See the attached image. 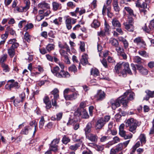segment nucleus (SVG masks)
Returning <instances> with one entry per match:
<instances>
[{
  "label": "nucleus",
  "instance_id": "nucleus-7",
  "mask_svg": "<svg viewBox=\"0 0 154 154\" xmlns=\"http://www.w3.org/2000/svg\"><path fill=\"white\" fill-rule=\"evenodd\" d=\"M86 138L92 143H96L97 141L98 137L96 134L90 133L86 135Z\"/></svg>",
  "mask_w": 154,
  "mask_h": 154
},
{
  "label": "nucleus",
  "instance_id": "nucleus-36",
  "mask_svg": "<svg viewBox=\"0 0 154 154\" xmlns=\"http://www.w3.org/2000/svg\"><path fill=\"white\" fill-rule=\"evenodd\" d=\"M91 73L94 77H96L99 75V72L97 68H92L91 69Z\"/></svg>",
  "mask_w": 154,
  "mask_h": 154
},
{
  "label": "nucleus",
  "instance_id": "nucleus-39",
  "mask_svg": "<svg viewBox=\"0 0 154 154\" xmlns=\"http://www.w3.org/2000/svg\"><path fill=\"white\" fill-rule=\"evenodd\" d=\"M55 45L52 44H49L46 46V49L47 51L50 52L51 51L54 50L55 48Z\"/></svg>",
  "mask_w": 154,
  "mask_h": 154
},
{
  "label": "nucleus",
  "instance_id": "nucleus-11",
  "mask_svg": "<svg viewBox=\"0 0 154 154\" xmlns=\"http://www.w3.org/2000/svg\"><path fill=\"white\" fill-rule=\"evenodd\" d=\"M105 95L104 92L101 90H100L98 91L97 94L95 96V97L96 98L97 100L101 101L105 98Z\"/></svg>",
  "mask_w": 154,
  "mask_h": 154
},
{
  "label": "nucleus",
  "instance_id": "nucleus-9",
  "mask_svg": "<svg viewBox=\"0 0 154 154\" xmlns=\"http://www.w3.org/2000/svg\"><path fill=\"white\" fill-rule=\"evenodd\" d=\"M122 63H119L117 64L115 67L116 72L119 74V76H122V72L123 69Z\"/></svg>",
  "mask_w": 154,
  "mask_h": 154
},
{
  "label": "nucleus",
  "instance_id": "nucleus-34",
  "mask_svg": "<svg viewBox=\"0 0 154 154\" xmlns=\"http://www.w3.org/2000/svg\"><path fill=\"white\" fill-rule=\"evenodd\" d=\"M124 11H127L130 16H135L133 10L130 7L125 6Z\"/></svg>",
  "mask_w": 154,
  "mask_h": 154
},
{
  "label": "nucleus",
  "instance_id": "nucleus-40",
  "mask_svg": "<svg viewBox=\"0 0 154 154\" xmlns=\"http://www.w3.org/2000/svg\"><path fill=\"white\" fill-rule=\"evenodd\" d=\"M82 109L78 108L74 112V116L75 118L77 117H79L81 115Z\"/></svg>",
  "mask_w": 154,
  "mask_h": 154
},
{
  "label": "nucleus",
  "instance_id": "nucleus-63",
  "mask_svg": "<svg viewBox=\"0 0 154 154\" xmlns=\"http://www.w3.org/2000/svg\"><path fill=\"white\" fill-rule=\"evenodd\" d=\"M97 150L100 151L103 150L104 149V147L103 145L100 146L96 144L94 148Z\"/></svg>",
  "mask_w": 154,
  "mask_h": 154
},
{
  "label": "nucleus",
  "instance_id": "nucleus-61",
  "mask_svg": "<svg viewBox=\"0 0 154 154\" xmlns=\"http://www.w3.org/2000/svg\"><path fill=\"white\" fill-rule=\"evenodd\" d=\"M140 142L138 141L136 143L132 148V153H134L135 152L136 149L140 146Z\"/></svg>",
  "mask_w": 154,
  "mask_h": 154
},
{
  "label": "nucleus",
  "instance_id": "nucleus-15",
  "mask_svg": "<svg viewBox=\"0 0 154 154\" xmlns=\"http://www.w3.org/2000/svg\"><path fill=\"white\" fill-rule=\"evenodd\" d=\"M136 6L138 8H147V4L144 2H142L141 0H137L135 2Z\"/></svg>",
  "mask_w": 154,
  "mask_h": 154
},
{
  "label": "nucleus",
  "instance_id": "nucleus-29",
  "mask_svg": "<svg viewBox=\"0 0 154 154\" xmlns=\"http://www.w3.org/2000/svg\"><path fill=\"white\" fill-rule=\"evenodd\" d=\"M16 48L10 47L8 49V53L10 57H13L15 54V49Z\"/></svg>",
  "mask_w": 154,
  "mask_h": 154
},
{
  "label": "nucleus",
  "instance_id": "nucleus-59",
  "mask_svg": "<svg viewBox=\"0 0 154 154\" xmlns=\"http://www.w3.org/2000/svg\"><path fill=\"white\" fill-rule=\"evenodd\" d=\"M80 49L82 52H84L85 51V43L84 42H80Z\"/></svg>",
  "mask_w": 154,
  "mask_h": 154
},
{
  "label": "nucleus",
  "instance_id": "nucleus-14",
  "mask_svg": "<svg viewBox=\"0 0 154 154\" xmlns=\"http://www.w3.org/2000/svg\"><path fill=\"white\" fill-rule=\"evenodd\" d=\"M15 38L11 39L7 42L8 45H12L10 47L17 48L19 46V43L17 42Z\"/></svg>",
  "mask_w": 154,
  "mask_h": 154
},
{
  "label": "nucleus",
  "instance_id": "nucleus-4",
  "mask_svg": "<svg viewBox=\"0 0 154 154\" xmlns=\"http://www.w3.org/2000/svg\"><path fill=\"white\" fill-rule=\"evenodd\" d=\"M25 98V93L22 92L19 97H17L13 102L14 105L15 106H18L20 105L21 103L24 101Z\"/></svg>",
  "mask_w": 154,
  "mask_h": 154
},
{
  "label": "nucleus",
  "instance_id": "nucleus-5",
  "mask_svg": "<svg viewBox=\"0 0 154 154\" xmlns=\"http://www.w3.org/2000/svg\"><path fill=\"white\" fill-rule=\"evenodd\" d=\"M143 29L148 33H152L154 32V19L150 21L148 27L145 26L144 27Z\"/></svg>",
  "mask_w": 154,
  "mask_h": 154
},
{
  "label": "nucleus",
  "instance_id": "nucleus-26",
  "mask_svg": "<svg viewBox=\"0 0 154 154\" xmlns=\"http://www.w3.org/2000/svg\"><path fill=\"white\" fill-rule=\"evenodd\" d=\"M100 25V22L96 19L94 20L91 24V27L95 29L98 28Z\"/></svg>",
  "mask_w": 154,
  "mask_h": 154
},
{
  "label": "nucleus",
  "instance_id": "nucleus-13",
  "mask_svg": "<svg viewBox=\"0 0 154 154\" xmlns=\"http://www.w3.org/2000/svg\"><path fill=\"white\" fill-rule=\"evenodd\" d=\"M56 76L59 78H68L70 76V75L68 72L61 70L57 74Z\"/></svg>",
  "mask_w": 154,
  "mask_h": 154
},
{
  "label": "nucleus",
  "instance_id": "nucleus-35",
  "mask_svg": "<svg viewBox=\"0 0 154 154\" xmlns=\"http://www.w3.org/2000/svg\"><path fill=\"white\" fill-rule=\"evenodd\" d=\"M81 116L82 118L84 119H87L89 117L87 111L83 109H82Z\"/></svg>",
  "mask_w": 154,
  "mask_h": 154
},
{
  "label": "nucleus",
  "instance_id": "nucleus-23",
  "mask_svg": "<svg viewBox=\"0 0 154 154\" xmlns=\"http://www.w3.org/2000/svg\"><path fill=\"white\" fill-rule=\"evenodd\" d=\"M52 9L54 11H57L61 7V4L56 2H53L52 3Z\"/></svg>",
  "mask_w": 154,
  "mask_h": 154
},
{
  "label": "nucleus",
  "instance_id": "nucleus-45",
  "mask_svg": "<svg viewBox=\"0 0 154 154\" xmlns=\"http://www.w3.org/2000/svg\"><path fill=\"white\" fill-rule=\"evenodd\" d=\"M8 36V35L7 33V32L5 31V33L4 34H3L1 35V38L2 40L1 41L3 42V45H4L5 43L6 39L7 38Z\"/></svg>",
  "mask_w": 154,
  "mask_h": 154
},
{
  "label": "nucleus",
  "instance_id": "nucleus-44",
  "mask_svg": "<svg viewBox=\"0 0 154 154\" xmlns=\"http://www.w3.org/2000/svg\"><path fill=\"white\" fill-rule=\"evenodd\" d=\"M1 65L4 72H8L9 71L10 69L8 65L5 64H2Z\"/></svg>",
  "mask_w": 154,
  "mask_h": 154
},
{
  "label": "nucleus",
  "instance_id": "nucleus-52",
  "mask_svg": "<svg viewBox=\"0 0 154 154\" xmlns=\"http://www.w3.org/2000/svg\"><path fill=\"white\" fill-rule=\"evenodd\" d=\"M61 56L64 57L68 56V54L66 51L63 49H60L59 50Z\"/></svg>",
  "mask_w": 154,
  "mask_h": 154
},
{
  "label": "nucleus",
  "instance_id": "nucleus-6",
  "mask_svg": "<svg viewBox=\"0 0 154 154\" xmlns=\"http://www.w3.org/2000/svg\"><path fill=\"white\" fill-rule=\"evenodd\" d=\"M60 139L59 138L54 139L51 142L50 145V147L51 150L54 152H56L58 150V146L57 144L59 142Z\"/></svg>",
  "mask_w": 154,
  "mask_h": 154
},
{
  "label": "nucleus",
  "instance_id": "nucleus-60",
  "mask_svg": "<svg viewBox=\"0 0 154 154\" xmlns=\"http://www.w3.org/2000/svg\"><path fill=\"white\" fill-rule=\"evenodd\" d=\"M33 27V25L32 23H29L26 24L24 28V29L26 31L28 29H31Z\"/></svg>",
  "mask_w": 154,
  "mask_h": 154
},
{
  "label": "nucleus",
  "instance_id": "nucleus-28",
  "mask_svg": "<svg viewBox=\"0 0 154 154\" xmlns=\"http://www.w3.org/2000/svg\"><path fill=\"white\" fill-rule=\"evenodd\" d=\"M112 4L114 10L116 12H119L120 8L118 5V0H113Z\"/></svg>",
  "mask_w": 154,
  "mask_h": 154
},
{
  "label": "nucleus",
  "instance_id": "nucleus-16",
  "mask_svg": "<svg viewBox=\"0 0 154 154\" xmlns=\"http://www.w3.org/2000/svg\"><path fill=\"white\" fill-rule=\"evenodd\" d=\"M38 8L45 10V11L46 9H50V5L44 1L39 3L38 5Z\"/></svg>",
  "mask_w": 154,
  "mask_h": 154
},
{
  "label": "nucleus",
  "instance_id": "nucleus-51",
  "mask_svg": "<svg viewBox=\"0 0 154 154\" xmlns=\"http://www.w3.org/2000/svg\"><path fill=\"white\" fill-rule=\"evenodd\" d=\"M70 141V139L66 136L63 137L62 142L64 144H66Z\"/></svg>",
  "mask_w": 154,
  "mask_h": 154
},
{
  "label": "nucleus",
  "instance_id": "nucleus-46",
  "mask_svg": "<svg viewBox=\"0 0 154 154\" xmlns=\"http://www.w3.org/2000/svg\"><path fill=\"white\" fill-rule=\"evenodd\" d=\"M6 32H7L8 34V32L11 35H14V34H15V31L11 28L10 27H7L6 29Z\"/></svg>",
  "mask_w": 154,
  "mask_h": 154
},
{
  "label": "nucleus",
  "instance_id": "nucleus-62",
  "mask_svg": "<svg viewBox=\"0 0 154 154\" xmlns=\"http://www.w3.org/2000/svg\"><path fill=\"white\" fill-rule=\"evenodd\" d=\"M142 39L140 37H138L136 38H135L134 41V43H136L137 45H140V42L141 41L142 42H143L141 40H142Z\"/></svg>",
  "mask_w": 154,
  "mask_h": 154
},
{
  "label": "nucleus",
  "instance_id": "nucleus-12",
  "mask_svg": "<svg viewBox=\"0 0 154 154\" xmlns=\"http://www.w3.org/2000/svg\"><path fill=\"white\" fill-rule=\"evenodd\" d=\"M79 94L76 93H74L69 95H64V97L66 100H73L76 99Z\"/></svg>",
  "mask_w": 154,
  "mask_h": 154
},
{
  "label": "nucleus",
  "instance_id": "nucleus-30",
  "mask_svg": "<svg viewBox=\"0 0 154 154\" xmlns=\"http://www.w3.org/2000/svg\"><path fill=\"white\" fill-rule=\"evenodd\" d=\"M80 63L83 65H85L88 63V57L86 54H85L82 56Z\"/></svg>",
  "mask_w": 154,
  "mask_h": 154
},
{
  "label": "nucleus",
  "instance_id": "nucleus-64",
  "mask_svg": "<svg viewBox=\"0 0 154 154\" xmlns=\"http://www.w3.org/2000/svg\"><path fill=\"white\" fill-rule=\"evenodd\" d=\"M10 87L11 88L15 87L16 88H18L19 87V86L18 85V83L17 82H15L14 83L11 84L10 85Z\"/></svg>",
  "mask_w": 154,
  "mask_h": 154
},
{
  "label": "nucleus",
  "instance_id": "nucleus-22",
  "mask_svg": "<svg viewBox=\"0 0 154 154\" xmlns=\"http://www.w3.org/2000/svg\"><path fill=\"white\" fill-rule=\"evenodd\" d=\"M124 25L125 28L129 32H133L134 30V26L129 23H125Z\"/></svg>",
  "mask_w": 154,
  "mask_h": 154
},
{
  "label": "nucleus",
  "instance_id": "nucleus-3",
  "mask_svg": "<svg viewBox=\"0 0 154 154\" xmlns=\"http://www.w3.org/2000/svg\"><path fill=\"white\" fill-rule=\"evenodd\" d=\"M122 66L123 70L122 72V76L123 77H125L126 76V73L129 74H131L132 72L129 68V65L127 62H122Z\"/></svg>",
  "mask_w": 154,
  "mask_h": 154
},
{
  "label": "nucleus",
  "instance_id": "nucleus-1",
  "mask_svg": "<svg viewBox=\"0 0 154 154\" xmlns=\"http://www.w3.org/2000/svg\"><path fill=\"white\" fill-rule=\"evenodd\" d=\"M140 125V123L133 118L128 119L125 123L126 127H129V131L134 134L136 132V130L137 126Z\"/></svg>",
  "mask_w": 154,
  "mask_h": 154
},
{
  "label": "nucleus",
  "instance_id": "nucleus-47",
  "mask_svg": "<svg viewBox=\"0 0 154 154\" xmlns=\"http://www.w3.org/2000/svg\"><path fill=\"white\" fill-rule=\"evenodd\" d=\"M80 144L79 143H76L74 145H71L70 146L69 149L72 150H76L80 146Z\"/></svg>",
  "mask_w": 154,
  "mask_h": 154
},
{
  "label": "nucleus",
  "instance_id": "nucleus-58",
  "mask_svg": "<svg viewBox=\"0 0 154 154\" xmlns=\"http://www.w3.org/2000/svg\"><path fill=\"white\" fill-rule=\"evenodd\" d=\"M113 140L115 141L113 143H112L111 142H109L108 143V145L111 146L115 143H117L120 141V139L117 136L113 138Z\"/></svg>",
  "mask_w": 154,
  "mask_h": 154
},
{
  "label": "nucleus",
  "instance_id": "nucleus-42",
  "mask_svg": "<svg viewBox=\"0 0 154 154\" xmlns=\"http://www.w3.org/2000/svg\"><path fill=\"white\" fill-rule=\"evenodd\" d=\"M52 94L54 95V97L55 98H59V91L57 88L54 89L51 92Z\"/></svg>",
  "mask_w": 154,
  "mask_h": 154
},
{
  "label": "nucleus",
  "instance_id": "nucleus-27",
  "mask_svg": "<svg viewBox=\"0 0 154 154\" xmlns=\"http://www.w3.org/2000/svg\"><path fill=\"white\" fill-rule=\"evenodd\" d=\"M92 127L91 123V122H88L87 125L86 127L84 129L86 135V134L90 133V132L91 131Z\"/></svg>",
  "mask_w": 154,
  "mask_h": 154
},
{
  "label": "nucleus",
  "instance_id": "nucleus-20",
  "mask_svg": "<svg viewBox=\"0 0 154 154\" xmlns=\"http://www.w3.org/2000/svg\"><path fill=\"white\" fill-rule=\"evenodd\" d=\"M147 95L144 97V99L146 100H148L150 98H152L154 96V91H151L149 90H146L145 91Z\"/></svg>",
  "mask_w": 154,
  "mask_h": 154
},
{
  "label": "nucleus",
  "instance_id": "nucleus-33",
  "mask_svg": "<svg viewBox=\"0 0 154 154\" xmlns=\"http://www.w3.org/2000/svg\"><path fill=\"white\" fill-rule=\"evenodd\" d=\"M109 43L113 46L115 48L119 45V43L118 41L114 38H111L109 40Z\"/></svg>",
  "mask_w": 154,
  "mask_h": 154
},
{
  "label": "nucleus",
  "instance_id": "nucleus-41",
  "mask_svg": "<svg viewBox=\"0 0 154 154\" xmlns=\"http://www.w3.org/2000/svg\"><path fill=\"white\" fill-rule=\"evenodd\" d=\"M60 70V68L58 66H56L53 68L51 69V71L52 73L55 75L56 76L57 74L59 72V71Z\"/></svg>",
  "mask_w": 154,
  "mask_h": 154
},
{
  "label": "nucleus",
  "instance_id": "nucleus-50",
  "mask_svg": "<svg viewBox=\"0 0 154 154\" xmlns=\"http://www.w3.org/2000/svg\"><path fill=\"white\" fill-rule=\"evenodd\" d=\"M7 57V54H5L0 58V65H1L2 64H5L4 62L6 61Z\"/></svg>",
  "mask_w": 154,
  "mask_h": 154
},
{
  "label": "nucleus",
  "instance_id": "nucleus-54",
  "mask_svg": "<svg viewBox=\"0 0 154 154\" xmlns=\"http://www.w3.org/2000/svg\"><path fill=\"white\" fill-rule=\"evenodd\" d=\"M139 54L142 56L145 57H149L148 54L147 53L144 51H138Z\"/></svg>",
  "mask_w": 154,
  "mask_h": 154
},
{
  "label": "nucleus",
  "instance_id": "nucleus-21",
  "mask_svg": "<svg viewBox=\"0 0 154 154\" xmlns=\"http://www.w3.org/2000/svg\"><path fill=\"white\" fill-rule=\"evenodd\" d=\"M44 102L46 104V108L47 109H49L51 106V102L48 96H45L43 99Z\"/></svg>",
  "mask_w": 154,
  "mask_h": 154
},
{
  "label": "nucleus",
  "instance_id": "nucleus-53",
  "mask_svg": "<svg viewBox=\"0 0 154 154\" xmlns=\"http://www.w3.org/2000/svg\"><path fill=\"white\" fill-rule=\"evenodd\" d=\"M45 120L44 117L42 116L39 122V128H42L44 124Z\"/></svg>",
  "mask_w": 154,
  "mask_h": 154
},
{
  "label": "nucleus",
  "instance_id": "nucleus-32",
  "mask_svg": "<svg viewBox=\"0 0 154 154\" xmlns=\"http://www.w3.org/2000/svg\"><path fill=\"white\" fill-rule=\"evenodd\" d=\"M31 129L29 126H26L22 130L20 133L22 134L27 135L29 133V130Z\"/></svg>",
  "mask_w": 154,
  "mask_h": 154
},
{
  "label": "nucleus",
  "instance_id": "nucleus-10",
  "mask_svg": "<svg viewBox=\"0 0 154 154\" xmlns=\"http://www.w3.org/2000/svg\"><path fill=\"white\" fill-rule=\"evenodd\" d=\"M120 99L118 98L116 100H111L110 101V103L112 109L115 110L116 108L120 106Z\"/></svg>",
  "mask_w": 154,
  "mask_h": 154
},
{
  "label": "nucleus",
  "instance_id": "nucleus-24",
  "mask_svg": "<svg viewBox=\"0 0 154 154\" xmlns=\"http://www.w3.org/2000/svg\"><path fill=\"white\" fill-rule=\"evenodd\" d=\"M125 97L123 96L119 97V98L120 99V104L122 103L123 106L125 107H126L127 106V104L128 103V100L127 99V98H125Z\"/></svg>",
  "mask_w": 154,
  "mask_h": 154
},
{
  "label": "nucleus",
  "instance_id": "nucleus-43",
  "mask_svg": "<svg viewBox=\"0 0 154 154\" xmlns=\"http://www.w3.org/2000/svg\"><path fill=\"white\" fill-rule=\"evenodd\" d=\"M116 50L119 55L124 52V50L122 48L121 46H119V45L116 47Z\"/></svg>",
  "mask_w": 154,
  "mask_h": 154
},
{
  "label": "nucleus",
  "instance_id": "nucleus-18",
  "mask_svg": "<svg viewBox=\"0 0 154 154\" xmlns=\"http://www.w3.org/2000/svg\"><path fill=\"white\" fill-rule=\"evenodd\" d=\"M58 45L59 47L61 48L60 49L65 48L67 52H69L70 51L69 47L66 42H64L63 43L61 42H58Z\"/></svg>",
  "mask_w": 154,
  "mask_h": 154
},
{
  "label": "nucleus",
  "instance_id": "nucleus-8",
  "mask_svg": "<svg viewBox=\"0 0 154 154\" xmlns=\"http://www.w3.org/2000/svg\"><path fill=\"white\" fill-rule=\"evenodd\" d=\"M106 124L103 121V119L101 118L98 119L95 124V128L96 130L101 129Z\"/></svg>",
  "mask_w": 154,
  "mask_h": 154
},
{
  "label": "nucleus",
  "instance_id": "nucleus-55",
  "mask_svg": "<svg viewBox=\"0 0 154 154\" xmlns=\"http://www.w3.org/2000/svg\"><path fill=\"white\" fill-rule=\"evenodd\" d=\"M77 122V120H76L75 118L74 119H69L68 122L67 123V125H74Z\"/></svg>",
  "mask_w": 154,
  "mask_h": 154
},
{
  "label": "nucleus",
  "instance_id": "nucleus-17",
  "mask_svg": "<svg viewBox=\"0 0 154 154\" xmlns=\"http://www.w3.org/2000/svg\"><path fill=\"white\" fill-rule=\"evenodd\" d=\"M124 97H127V99L128 100H134L135 97L134 93L131 91H127L124 94Z\"/></svg>",
  "mask_w": 154,
  "mask_h": 154
},
{
  "label": "nucleus",
  "instance_id": "nucleus-25",
  "mask_svg": "<svg viewBox=\"0 0 154 154\" xmlns=\"http://www.w3.org/2000/svg\"><path fill=\"white\" fill-rule=\"evenodd\" d=\"M125 126V125L124 124H122L119 127V134L122 137L124 136V135L126 134V131L124 130Z\"/></svg>",
  "mask_w": 154,
  "mask_h": 154
},
{
  "label": "nucleus",
  "instance_id": "nucleus-56",
  "mask_svg": "<svg viewBox=\"0 0 154 154\" xmlns=\"http://www.w3.org/2000/svg\"><path fill=\"white\" fill-rule=\"evenodd\" d=\"M142 59L139 56H135L134 58V62L138 63H142Z\"/></svg>",
  "mask_w": 154,
  "mask_h": 154
},
{
  "label": "nucleus",
  "instance_id": "nucleus-38",
  "mask_svg": "<svg viewBox=\"0 0 154 154\" xmlns=\"http://www.w3.org/2000/svg\"><path fill=\"white\" fill-rule=\"evenodd\" d=\"M139 139L141 144H145L146 141V137L144 134H141L139 137Z\"/></svg>",
  "mask_w": 154,
  "mask_h": 154
},
{
  "label": "nucleus",
  "instance_id": "nucleus-49",
  "mask_svg": "<svg viewBox=\"0 0 154 154\" xmlns=\"http://www.w3.org/2000/svg\"><path fill=\"white\" fill-rule=\"evenodd\" d=\"M124 148L122 143H120L117 145L115 149L116 151L118 152L121 151Z\"/></svg>",
  "mask_w": 154,
  "mask_h": 154
},
{
  "label": "nucleus",
  "instance_id": "nucleus-37",
  "mask_svg": "<svg viewBox=\"0 0 154 154\" xmlns=\"http://www.w3.org/2000/svg\"><path fill=\"white\" fill-rule=\"evenodd\" d=\"M110 7L108 5H104L103 8L102 10V14L103 15H106V12L107 11V12H110Z\"/></svg>",
  "mask_w": 154,
  "mask_h": 154
},
{
  "label": "nucleus",
  "instance_id": "nucleus-57",
  "mask_svg": "<svg viewBox=\"0 0 154 154\" xmlns=\"http://www.w3.org/2000/svg\"><path fill=\"white\" fill-rule=\"evenodd\" d=\"M69 71L73 72L75 73L77 72V69L76 67L74 65H72L69 68Z\"/></svg>",
  "mask_w": 154,
  "mask_h": 154
},
{
  "label": "nucleus",
  "instance_id": "nucleus-19",
  "mask_svg": "<svg viewBox=\"0 0 154 154\" xmlns=\"http://www.w3.org/2000/svg\"><path fill=\"white\" fill-rule=\"evenodd\" d=\"M137 69L139 70L140 72L143 75H147L148 73V70L143 67V66L138 65H136Z\"/></svg>",
  "mask_w": 154,
  "mask_h": 154
},
{
  "label": "nucleus",
  "instance_id": "nucleus-2",
  "mask_svg": "<svg viewBox=\"0 0 154 154\" xmlns=\"http://www.w3.org/2000/svg\"><path fill=\"white\" fill-rule=\"evenodd\" d=\"M76 22V19L72 18L71 17H67L65 20V23L67 29L70 30L72 28V24H75Z\"/></svg>",
  "mask_w": 154,
  "mask_h": 154
},
{
  "label": "nucleus",
  "instance_id": "nucleus-48",
  "mask_svg": "<svg viewBox=\"0 0 154 154\" xmlns=\"http://www.w3.org/2000/svg\"><path fill=\"white\" fill-rule=\"evenodd\" d=\"M24 40L29 42L30 41L31 36L28 32H26L24 36Z\"/></svg>",
  "mask_w": 154,
  "mask_h": 154
},
{
  "label": "nucleus",
  "instance_id": "nucleus-31",
  "mask_svg": "<svg viewBox=\"0 0 154 154\" xmlns=\"http://www.w3.org/2000/svg\"><path fill=\"white\" fill-rule=\"evenodd\" d=\"M112 23V26L114 27H120L121 26L120 23L116 18L113 19Z\"/></svg>",
  "mask_w": 154,
  "mask_h": 154
}]
</instances>
